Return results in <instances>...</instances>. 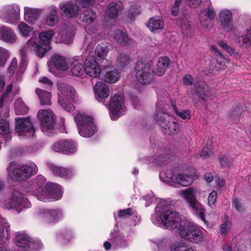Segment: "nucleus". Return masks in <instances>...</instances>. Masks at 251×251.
<instances>
[{
	"label": "nucleus",
	"mask_w": 251,
	"mask_h": 251,
	"mask_svg": "<svg viewBox=\"0 0 251 251\" xmlns=\"http://www.w3.org/2000/svg\"><path fill=\"white\" fill-rule=\"evenodd\" d=\"M45 182V177L38 175L28 184L26 190L41 201L47 202L61 199L63 195L62 187L57 183Z\"/></svg>",
	"instance_id": "1"
},
{
	"label": "nucleus",
	"mask_w": 251,
	"mask_h": 251,
	"mask_svg": "<svg viewBox=\"0 0 251 251\" xmlns=\"http://www.w3.org/2000/svg\"><path fill=\"white\" fill-rule=\"evenodd\" d=\"M170 64V59L166 56L159 57L157 62V68L155 71L152 69V61L137 60L135 72L138 81L143 85H148L154 80V75L161 76L164 75Z\"/></svg>",
	"instance_id": "2"
},
{
	"label": "nucleus",
	"mask_w": 251,
	"mask_h": 251,
	"mask_svg": "<svg viewBox=\"0 0 251 251\" xmlns=\"http://www.w3.org/2000/svg\"><path fill=\"white\" fill-rule=\"evenodd\" d=\"M155 212L151 216L153 224L165 229L176 230L179 233L183 228V224L187 221L181 220L179 215L169 209L167 205L158 203L155 209Z\"/></svg>",
	"instance_id": "3"
},
{
	"label": "nucleus",
	"mask_w": 251,
	"mask_h": 251,
	"mask_svg": "<svg viewBox=\"0 0 251 251\" xmlns=\"http://www.w3.org/2000/svg\"><path fill=\"white\" fill-rule=\"evenodd\" d=\"M166 92L157 94L156 104V113L154 119L162 127L170 134H175L179 131V126L177 119L165 112L166 104L170 102V99Z\"/></svg>",
	"instance_id": "4"
},
{
	"label": "nucleus",
	"mask_w": 251,
	"mask_h": 251,
	"mask_svg": "<svg viewBox=\"0 0 251 251\" xmlns=\"http://www.w3.org/2000/svg\"><path fill=\"white\" fill-rule=\"evenodd\" d=\"M10 226L5 219L0 216V251H13L8 248L6 244L9 239ZM15 242L17 246L22 251H28L30 246H34L38 244L39 247L41 244L39 242L31 243V239L25 232H17L15 238Z\"/></svg>",
	"instance_id": "5"
},
{
	"label": "nucleus",
	"mask_w": 251,
	"mask_h": 251,
	"mask_svg": "<svg viewBox=\"0 0 251 251\" xmlns=\"http://www.w3.org/2000/svg\"><path fill=\"white\" fill-rule=\"evenodd\" d=\"M53 30L42 31L39 34V38L45 43L39 44L36 37L31 38L26 42V46L32 49L39 57H43L51 49L50 41L54 35Z\"/></svg>",
	"instance_id": "6"
},
{
	"label": "nucleus",
	"mask_w": 251,
	"mask_h": 251,
	"mask_svg": "<svg viewBox=\"0 0 251 251\" xmlns=\"http://www.w3.org/2000/svg\"><path fill=\"white\" fill-rule=\"evenodd\" d=\"M8 177L14 181H21L30 177L38 172L35 164L30 165H17L15 162H11L6 168Z\"/></svg>",
	"instance_id": "7"
},
{
	"label": "nucleus",
	"mask_w": 251,
	"mask_h": 251,
	"mask_svg": "<svg viewBox=\"0 0 251 251\" xmlns=\"http://www.w3.org/2000/svg\"><path fill=\"white\" fill-rule=\"evenodd\" d=\"M196 193V189L190 187L182 190L180 192V195L188 204L193 214L203 221L206 225H208V222L205 219L206 210L202 205L197 200L195 196Z\"/></svg>",
	"instance_id": "8"
},
{
	"label": "nucleus",
	"mask_w": 251,
	"mask_h": 251,
	"mask_svg": "<svg viewBox=\"0 0 251 251\" xmlns=\"http://www.w3.org/2000/svg\"><path fill=\"white\" fill-rule=\"evenodd\" d=\"M57 88L58 91V103L67 111L73 112L75 106L70 102V100L75 99V90L71 85L62 81L57 82Z\"/></svg>",
	"instance_id": "9"
},
{
	"label": "nucleus",
	"mask_w": 251,
	"mask_h": 251,
	"mask_svg": "<svg viewBox=\"0 0 251 251\" xmlns=\"http://www.w3.org/2000/svg\"><path fill=\"white\" fill-rule=\"evenodd\" d=\"M159 177L161 180L165 183L171 180L174 183L183 187L189 186L194 181L193 176L186 170L177 174L173 173L170 170L163 171L160 173Z\"/></svg>",
	"instance_id": "10"
},
{
	"label": "nucleus",
	"mask_w": 251,
	"mask_h": 251,
	"mask_svg": "<svg viewBox=\"0 0 251 251\" xmlns=\"http://www.w3.org/2000/svg\"><path fill=\"white\" fill-rule=\"evenodd\" d=\"M74 119L80 136L84 137H90L97 131V127L93 122L92 117L79 112L75 115Z\"/></svg>",
	"instance_id": "11"
},
{
	"label": "nucleus",
	"mask_w": 251,
	"mask_h": 251,
	"mask_svg": "<svg viewBox=\"0 0 251 251\" xmlns=\"http://www.w3.org/2000/svg\"><path fill=\"white\" fill-rule=\"evenodd\" d=\"M183 225V228L179 233L182 238L192 244H199L202 242L203 233L201 227L188 222Z\"/></svg>",
	"instance_id": "12"
},
{
	"label": "nucleus",
	"mask_w": 251,
	"mask_h": 251,
	"mask_svg": "<svg viewBox=\"0 0 251 251\" xmlns=\"http://www.w3.org/2000/svg\"><path fill=\"white\" fill-rule=\"evenodd\" d=\"M1 206L6 209H14L20 212L24 208L30 207L31 203L23 197L22 194L17 191L13 192L11 197L3 199L1 202Z\"/></svg>",
	"instance_id": "13"
},
{
	"label": "nucleus",
	"mask_w": 251,
	"mask_h": 251,
	"mask_svg": "<svg viewBox=\"0 0 251 251\" xmlns=\"http://www.w3.org/2000/svg\"><path fill=\"white\" fill-rule=\"evenodd\" d=\"M21 9L16 3L3 5L0 9V19L4 23L16 25L20 21Z\"/></svg>",
	"instance_id": "14"
},
{
	"label": "nucleus",
	"mask_w": 251,
	"mask_h": 251,
	"mask_svg": "<svg viewBox=\"0 0 251 251\" xmlns=\"http://www.w3.org/2000/svg\"><path fill=\"white\" fill-rule=\"evenodd\" d=\"M36 214L39 220L47 225L57 223L64 217V212L60 208H40Z\"/></svg>",
	"instance_id": "15"
},
{
	"label": "nucleus",
	"mask_w": 251,
	"mask_h": 251,
	"mask_svg": "<svg viewBox=\"0 0 251 251\" xmlns=\"http://www.w3.org/2000/svg\"><path fill=\"white\" fill-rule=\"evenodd\" d=\"M54 115L49 109L40 110L37 113V117L40 121L42 132L47 135L51 136L53 134L54 128Z\"/></svg>",
	"instance_id": "16"
},
{
	"label": "nucleus",
	"mask_w": 251,
	"mask_h": 251,
	"mask_svg": "<svg viewBox=\"0 0 251 251\" xmlns=\"http://www.w3.org/2000/svg\"><path fill=\"white\" fill-rule=\"evenodd\" d=\"M124 98L122 95L114 94L109 104V114L112 120H116L125 115L126 108L124 103Z\"/></svg>",
	"instance_id": "17"
},
{
	"label": "nucleus",
	"mask_w": 251,
	"mask_h": 251,
	"mask_svg": "<svg viewBox=\"0 0 251 251\" xmlns=\"http://www.w3.org/2000/svg\"><path fill=\"white\" fill-rule=\"evenodd\" d=\"M60 14L66 18H76L80 12V7L75 1H66L59 4Z\"/></svg>",
	"instance_id": "18"
},
{
	"label": "nucleus",
	"mask_w": 251,
	"mask_h": 251,
	"mask_svg": "<svg viewBox=\"0 0 251 251\" xmlns=\"http://www.w3.org/2000/svg\"><path fill=\"white\" fill-rule=\"evenodd\" d=\"M15 128L17 132L23 133L22 135L26 137H33L35 135L33 121L29 117L17 119Z\"/></svg>",
	"instance_id": "19"
},
{
	"label": "nucleus",
	"mask_w": 251,
	"mask_h": 251,
	"mask_svg": "<svg viewBox=\"0 0 251 251\" xmlns=\"http://www.w3.org/2000/svg\"><path fill=\"white\" fill-rule=\"evenodd\" d=\"M216 12L211 5L201 9L198 14V19L201 26L208 29L212 25V22L216 17Z\"/></svg>",
	"instance_id": "20"
},
{
	"label": "nucleus",
	"mask_w": 251,
	"mask_h": 251,
	"mask_svg": "<svg viewBox=\"0 0 251 251\" xmlns=\"http://www.w3.org/2000/svg\"><path fill=\"white\" fill-rule=\"evenodd\" d=\"M219 21L221 28L225 31L231 32L234 27L233 15L227 9H223L219 13Z\"/></svg>",
	"instance_id": "21"
},
{
	"label": "nucleus",
	"mask_w": 251,
	"mask_h": 251,
	"mask_svg": "<svg viewBox=\"0 0 251 251\" xmlns=\"http://www.w3.org/2000/svg\"><path fill=\"white\" fill-rule=\"evenodd\" d=\"M124 10L123 3L120 1L109 3L105 12L104 20L107 22H115L119 14Z\"/></svg>",
	"instance_id": "22"
},
{
	"label": "nucleus",
	"mask_w": 251,
	"mask_h": 251,
	"mask_svg": "<svg viewBox=\"0 0 251 251\" xmlns=\"http://www.w3.org/2000/svg\"><path fill=\"white\" fill-rule=\"evenodd\" d=\"M110 241H106L103 244V246L106 251L110 250L111 246L115 249L118 248H125L127 246V243L124 237L122 234H119L114 231L110 233Z\"/></svg>",
	"instance_id": "23"
},
{
	"label": "nucleus",
	"mask_w": 251,
	"mask_h": 251,
	"mask_svg": "<svg viewBox=\"0 0 251 251\" xmlns=\"http://www.w3.org/2000/svg\"><path fill=\"white\" fill-rule=\"evenodd\" d=\"M85 72L89 76L97 78L100 76L101 69L94 57L88 56L85 61Z\"/></svg>",
	"instance_id": "24"
},
{
	"label": "nucleus",
	"mask_w": 251,
	"mask_h": 251,
	"mask_svg": "<svg viewBox=\"0 0 251 251\" xmlns=\"http://www.w3.org/2000/svg\"><path fill=\"white\" fill-rule=\"evenodd\" d=\"M17 40L18 37L13 28L5 25L0 27V41L9 44H14Z\"/></svg>",
	"instance_id": "25"
},
{
	"label": "nucleus",
	"mask_w": 251,
	"mask_h": 251,
	"mask_svg": "<svg viewBox=\"0 0 251 251\" xmlns=\"http://www.w3.org/2000/svg\"><path fill=\"white\" fill-rule=\"evenodd\" d=\"M93 89L95 98L99 101H102L109 96L110 91L109 87L103 82H97L95 85Z\"/></svg>",
	"instance_id": "26"
},
{
	"label": "nucleus",
	"mask_w": 251,
	"mask_h": 251,
	"mask_svg": "<svg viewBox=\"0 0 251 251\" xmlns=\"http://www.w3.org/2000/svg\"><path fill=\"white\" fill-rule=\"evenodd\" d=\"M41 8L25 6L24 8V20L30 24H34L39 19L43 12Z\"/></svg>",
	"instance_id": "27"
},
{
	"label": "nucleus",
	"mask_w": 251,
	"mask_h": 251,
	"mask_svg": "<svg viewBox=\"0 0 251 251\" xmlns=\"http://www.w3.org/2000/svg\"><path fill=\"white\" fill-rule=\"evenodd\" d=\"M111 36L113 40L120 45L126 46L133 43V40L128 38L126 32L124 30L118 29L113 31Z\"/></svg>",
	"instance_id": "28"
},
{
	"label": "nucleus",
	"mask_w": 251,
	"mask_h": 251,
	"mask_svg": "<svg viewBox=\"0 0 251 251\" xmlns=\"http://www.w3.org/2000/svg\"><path fill=\"white\" fill-rule=\"evenodd\" d=\"M47 10L48 13L45 19V23L49 26L53 27L59 22L57 8L54 5H50Z\"/></svg>",
	"instance_id": "29"
},
{
	"label": "nucleus",
	"mask_w": 251,
	"mask_h": 251,
	"mask_svg": "<svg viewBox=\"0 0 251 251\" xmlns=\"http://www.w3.org/2000/svg\"><path fill=\"white\" fill-rule=\"evenodd\" d=\"M81 56H75L70 64L71 72L74 75H82L85 71V65Z\"/></svg>",
	"instance_id": "30"
},
{
	"label": "nucleus",
	"mask_w": 251,
	"mask_h": 251,
	"mask_svg": "<svg viewBox=\"0 0 251 251\" xmlns=\"http://www.w3.org/2000/svg\"><path fill=\"white\" fill-rule=\"evenodd\" d=\"M178 22L183 34L189 35L193 32L191 24V17L188 13H184Z\"/></svg>",
	"instance_id": "31"
},
{
	"label": "nucleus",
	"mask_w": 251,
	"mask_h": 251,
	"mask_svg": "<svg viewBox=\"0 0 251 251\" xmlns=\"http://www.w3.org/2000/svg\"><path fill=\"white\" fill-rule=\"evenodd\" d=\"M49 167L54 175L65 178H70L75 173L73 169H67L52 164H50Z\"/></svg>",
	"instance_id": "32"
},
{
	"label": "nucleus",
	"mask_w": 251,
	"mask_h": 251,
	"mask_svg": "<svg viewBox=\"0 0 251 251\" xmlns=\"http://www.w3.org/2000/svg\"><path fill=\"white\" fill-rule=\"evenodd\" d=\"M164 25V21L161 17H155L149 20L148 27L153 32H158L163 29Z\"/></svg>",
	"instance_id": "33"
},
{
	"label": "nucleus",
	"mask_w": 251,
	"mask_h": 251,
	"mask_svg": "<svg viewBox=\"0 0 251 251\" xmlns=\"http://www.w3.org/2000/svg\"><path fill=\"white\" fill-rule=\"evenodd\" d=\"M101 79L110 84L115 83L117 82L120 77V73L117 69L106 71L102 75Z\"/></svg>",
	"instance_id": "34"
},
{
	"label": "nucleus",
	"mask_w": 251,
	"mask_h": 251,
	"mask_svg": "<svg viewBox=\"0 0 251 251\" xmlns=\"http://www.w3.org/2000/svg\"><path fill=\"white\" fill-rule=\"evenodd\" d=\"M63 28L61 26L59 29L58 34L59 37L56 38V42L69 44L72 40L73 32L71 29L65 31Z\"/></svg>",
	"instance_id": "35"
},
{
	"label": "nucleus",
	"mask_w": 251,
	"mask_h": 251,
	"mask_svg": "<svg viewBox=\"0 0 251 251\" xmlns=\"http://www.w3.org/2000/svg\"><path fill=\"white\" fill-rule=\"evenodd\" d=\"M95 11L90 8L84 10L79 15V20L83 23L90 24L97 18Z\"/></svg>",
	"instance_id": "36"
},
{
	"label": "nucleus",
	"mask_w": 251,
	"mask_h": 251,
	"mask_svg": "<svg viewBox=\"0 0 251 251\" xmlns=\"http://www.w3.org/2000/svg\"><path fill=\"white\" fill-rule=\"evenodd\" d=\"M51 61L58 70L66 71L68 68V64L64 56L55 54L52 57Z\"/></svg>",
	"instance_id": "37"
},
{
	"label": "nucleus",
	"mask_w": 251,
	"mask_h": 251,
	"mask_svg": "<svg viewBox=\"0 0 251 251\" xmlns=\"http://www.w3.org/2000/svg\"><path fill=\"white\" fill-rule=\"evenodd\" d=\"M170 251H197L196 250L182 240L173 243L170 249Z\"/></svg>",
	"instance_id": "38"
},
{
	"label": "nucleus",
	"mask_w": 251,
	"mask_h": 251,
	"mask_svg": "<svg viewBox=\"0 0 251 251\" xmlns=\"http://www.w3.org/2000/svg\"><path fill=\"white\" fill-rule=\"evenodd\" d=\"M109 46V43H102L97 46L95 50V56L98 61H100L107 56Z\"/></svg>",
	"instance_id": "39"
},
{
	"label": "nucleus",
	"mask_w": 251,
	"mask_h": 251,
	"mask_svg": "<svg viewBox=\"0 0 251 251\" xmlns=\"http://www.w3.org/2000/svg\"><path fill=\"white\" fill-rule=\"evenodd\" d=\"M130 62V56L126 52L123 50H119L116 58V65L118 67L124 68L127 66Z\"/></svg>",
	"instance_id": "40"
},
{
	"label": "nucleus",
	"mask_w": 251,
	"mask_h": 251,
	"mask_svg": "<svg viewBox=\"0 0 251 251\" xmlns=\"http://www.w3.org/2000/svg\"><path fill=\"white\" fill-rule=\"evenodd\" d=\"M36 93L38 96L42 105H50L51 104V93L48 91L37 88Z\"/></svg>",
	"instance_id": "41"
},
{
	"label": "nucleus",
	"mask_w": 251,
	"mask_h": 251,
	"mask_svg": "<svg viewBox=\"0 0 251 251\" xmlns=\"http://www.w3.org/2000/svg\"><path fill=\"white\" fill-rule=\"evenodd\" d=\"M29 50L34 51V50L33 49L28 48L26 46V44L25 45V46L24 48H23L20 50V53L21 56L22 57V61L19 65V66L18 69L17 70V74H19L20 75L21 74H23V73L24 72V71L25 69L26 55L27 51Z\"/></svg>",
	"instance_id": "42"
},
{
	"label": "nucleus",
	"mask_w": 251,
	"mask_h": 251,
	"mask_svg": "<svg viewBox=\"0 0 251 251\" xmlns=\"http://www.w3.org/2000/svg\"><path fill=\"white\" fill-rule=\"evenodd\" d=\"M18 30L21 36L28 37L33 31L32 27L24 22H20L18 25Z\"/></svg>",
	"instance_id": "43"
},
{
	"label": "nucleus",
	"mask_w": 251,
	"mask_h": 251,
	"mask_svg": "<svg viewBox=\"0 0 251 251\" xmlns=\"http://www.w3.org/2000/svg\"><path fill=\"white\" fill-rule=\"evenodd\" d=\"M12 86L10 84L7 86L6 91L2 95L1 98L0 99V107H1L3 103H9L13 99V98L15 94L13 92H12Z\"/></svg>",
	"instance_id": "44"
},
{
	"label": "nucleus",
	"mask_w": 251,
	"mask_h": 251,
	"mask_svg": "<svg viewBox=\"0 0 251 251\" xmlns=\"http://www.w3.org/2000/svg\"><path fill=\"white\" fill-rule=\"evenodd\" d=\"M170 101L171 102V105L174 112L179 118L183 120H189L191 118V113L189 110L183 109L178 110L176 107V103L174 102L173 101H171L170 100Z\"/></svg>",
	"instance_id": "45"
},
{
	"label": "nucleus",
	"mask_w": 251,
	"mask_h": 251,
	"mask_svg": "<svg viewBox=\"0 0 251 251\" xmlns=\"http://www.w3.org/2000/svg\"><path fill=\"white\" fill-rule=\"evenodd\" d=\"M15 112L17 115L25 114L28 110V107L25 104L21 98H18L14 104Z\"/></svg>",
	"instance_id": "46"
},
{
	"label": "nucleus",
	"mask_w": 251,
	"mask_h": 251,
	"mask_svg": "<svg viewBox=\"0 0 251 251\" xmlns=\"http://www.w3.org/2000/svg\"><path fill=\"white\" fill-rule=\"evenodd\" d=\"M197 94L199 98L206 100L210 95L209 88L204 84L199 85L197 89Z\"/></svg>",
	"instance_id": "47"
},
{
	"label": "nucleus",
	"mask_w": 251,
	"mask_h": 251,
	"mask_svg": "<svg viewBox=\"0 0 251 251\" xmlns=\"http://www.w3.org/2000/svg\"><path fill=\"white\" fill-rule=\"evenodd\" d=\"M65 144L67 143L64 147V154H72L77 151V145L74 141L71 140H65Z\"/></svg>",
	"instance_id": "48"
},
{
	"label": "nucleus",
	"mask_w": 251,
	"mask_h": 251,
	"mask_svg": "<svg viewBox=\"0 0 251 251\" xmlns=\"http://www.w3.org/2000/svg\"><path fill=\"white\" fill-rule=\"evenodd\" d=\"M166 156L164 155L160 156L158 159L156 158V156L154 157H146L144 159V162L148 164L153 163L155 164L161 166L166 161Z\"/></svg>",
	"instance_id": "49"
},
{
	"label": "nucleus",
	"mask_w": 251,
	"mask_h": 251,
	"mask_svg": "<svg viewBox=\"0 0 251 251\" xmlns=\"http://www.w3.org/2000/svg\"><path fill=\"white\" fill-rule=\"evenodd\" d=\"M10 56V52L6 49L0 47V67H3Z\"/></svg>",
	"instance_id": "50"
},
{
	"label": "nucleus",
	"mask_w": 251,
	"mask_h": 251,
	"mask_svg": "<svg viewBox=\"0 0 251 251\" xmlns=\"http://www.w3.org/2000/svg\"><path fill=\"white\" fill-rule=\"evenodd\" d=\"M10 132L9 122L4 119H0V134H7Z\"/></svg>",
	"instance_id": "51"
},
{
	"label": "nucleus",
	"mask_w": 251,
	"mask_h": 251,
	"mask_svg": "<svg viewBox=\"0 0 251 251\" xmlns=\"http://www.w3.org/2000/svg\"><path fill=\"white\" fill-rule=\"evenodd\" d=\"M104 38V35L100 34V33H99L98 36L96 35L93 37L92 39V41L87 45L86 48V51L91 52L93 50L96 42Z\"/></svg>",
	"instance_id": "52"
},
{
	"label": "nucleus",
	"mask_w": 251,
	"mask_h": 251,
	"mask_svg": "<svg viewBox=\"0 0 251 251\" xmlns=\"http://www.w3.org/2000/svg\"><path fill=\"white\" fill-rule=\"evenodd\" d=\"M65 140H61L55 143L52 146L53 151L55 152L64 153V147L66 145H68L67 143L65 144Z\"/></svg>",
	"instance_id": "53"
},
{
	"label": "nucleus",
	"mask_w": 251,
	"mask_h": 251,
	"mask_svg": "<svg viewBox=\"0 0 251 251\" xmlns=\"http://www.w3.org/2000/svg\"><path fill=\"white\" fill-rule=\"evenodd\" d=\"M140 13V9L136 5H132L128 10L127 17L132 19L137 16Z\"/></svg>",
	"instance_id": "54"
},
{
	"label": "nucleus",
	"mask_w": 251,
	"mask_h": 251,
	"mask_svg": "<svg viewBox=\"0 0 251 251\" xmlns=\"http://www.w3.org/2000/svg\"><path fill=\"white\" fill-rule=\"evenodd\" d=\"M96 0H76L75 2L78 6L83 8L90 7L93 5Z\"/></svg>",
	"instance_id": "55"
},
{
	"label": "nucleus",
	"mask_w": 251,
	"mask_h": 251,
	"mask_svg": "<svg viewBox=\"0 0 251 251\" xmlns=\"http://www.w3.org/2000/svg\"><path fill=\"white\" fill-rule=\"evenodd\" d=\"M218 45L226 51L230 55H232L234 53V50L230 47L227 43L225 41H219L218 42Z\"/></svg>",
	"instance_id": "56"
},
{
	"label": "nucleus",
	"mask_w": 251,
	"mask_h": 251,
	"mask_svg": "<svg viewBox=\"0 0 251 251\" xmlns=\"http://www.w3.org/2000/svg\"><path fill=\"white\" fill-rule=\"evenodd\" d=\"M232 159L228 156L225 155L219 158V162L223 167H227L231 163Z\"/></svg>",
	"instance_id": "57"
},
{
	"label": "nucleus",
	"mask_w": 251,
	"mask_h": 251,
	"mask_svg": "<svg viewBox=\"0 0 251 251\" xmlns=\"http://www.w3.org/2000/svg\"><path fill=\"white\" fill-rule=\"evenodd\" d=\"M132 214V210L131 208L124 209L118 211V216L121 218H126Z\"/></svg>",
	"instance_id": "58"
},
{
	"label": "nucleus",
	"mask_w": 251,
	"mask_h": 251,
	"mask_svg": "<svg viewBox=\"0 0 251 251\" xmlns=\"http://www.w3.org/2000/svg\"><path fill=\"white\" fill-rule=\"evenodd\" d=\"M217 192L215 191H213L209 195L208 197V204L209 206L214 205L217 199Z\"/></svg>",
	"instance_id": "59"
},
{
	"label": "nucleus",
	"mask_w": 251,
	"mask_h": 251,
	"mask_svg": "<svg viewBox=\"0 0 251 251\" xmlns=\"http://www.w3.org/2000/svg\"><path fill=\"white\" fill-rule=\"evenodd\" d=\"M153 243L157 246L158 249H161L165 248L167 244V241L165 239L161 238L154 240Z\"/></svg>",
	"instance_id": "60"
},
{
	"label": "nucleus",
	"mask_w": 251,
	"mask_h": 251,
	"mask_svg": "<svg viewBox=\"0 0 251 251\" xmlns=\"http://www.w3.org/2000/svg\"><path fill=\"white\" fill-rule=\"evenodd\" d=\"M182 81L184 85L190 86L194 83V78L191 75L187 74L183 77Z\"/></svg>",
	"instance_id": "61"
},
{
	"label": "nucleus",
	"mask_w": 251,
	"mask_h": 251,
	"mask_svg": "<svg viewBox=\"0 0 251 251\" xmlns=\"http://www.w3.org/2000/svg\"><path fill=\"white\" fill-rule=\"evenodd\" d=\"M230 223L226 220L223 224L220 226V232L222 235H225L227 230L229 229Z\"/></svg>",
	"instance_id": "62"
},
{
	"label": "nucleus",
	"mask_w": 251,
	"mask_h": 251,
	"mask_svg": "<svg viewBox=\"0 0 251 251\" xmlns=\"http://www.w3.org/2000/svg\"><path fill=\"white\" fill-rule=\"evenodd\" d=\"M99 61L100 62L102 69L104 70L108 69L112 64V61L106 59V57Z\"/></svg>",
	"instance_id": "63"
},
{
	"label": "nucleus",
	"mask_w": 251,
	"mask_h": 251,
	"mask_svg": "<svg viewBox=\"0 0 251 251\" xmlns=\"http://www.w3.org/2000/svg\"><path fill=\"white\" fill-rule=\"evenodd\" d=\"M187 4L192 8L199 7L202 2V0H185Z\"/></svg>",
	"instance_id": "64"
}]
</instances>
